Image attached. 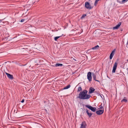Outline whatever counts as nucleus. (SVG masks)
Wrapping results in <instances>:
<instances>
[{
  "instance_id": "1",
  "label": "nucleus",
  "mask_w": 128,
  "mask_h": 128,
  "mask_svg": "<svg viewBox=\"0 0 128 128\" xmlns=\"http://www.w3.org/2000/svg\"><path fill=\"white\" fill-rule=\"evenodd\" d=\"M88 91L86 90H84L81 92L79 94L78 98L82 100H88L90 97V95L87 94Z\"/></svg>"
},
{
  "instance_id": "2",
  "label": "nucleus",
  "mask_w": 128,
  "mask_h": 128,
  "mask_svg": "<svg viewBox=\"0 0 128 128\" xmlns=\"http://www.w3.org/2000/svg\"><path fill=\"white\" fill-rule=\"evenodd\" d=\"M85 106L94 112H95L96 110V108L93 107L89 105H85Z\"/></svg>"
},
{
  "instance_id": "3",
  "label": "nucleus",
  "mask_w": 128,
  "mask_h": 128,
  "mask_svg": "<svg viewBox=\"0 0 128 128\" xmlns=\"http://www.w3.org/2000/svg\"><path fill=\"white\" fill-rule=\"evenodd\" d=\"M87 78L89 82H90L92 80V73L90 72H88L87 74Z\"/></svg>"
},
{
  "instance_id": "4",
  "label": "nucleus",
  "mask_w": 128,
  "mask_h": 128,
  "mask_svg": "<svg viewBox=\"0 0 128 128\" xmlns=\"http://www.w3.org/2000/svg\"><path fill=\"white\" fill-rule=\"evenodd\" d=\"M85 7L86 8L88 9H91L92 8L89 3L88 2H85Z\"/></svg>"
},
{
  "instance_id": "5",
  "label": "nucleus",
  "mask_w": 128,
  "mask_h": 128,
  "mask_svg": "<svg viewBox=\"0 0 128 128\" xmlns=\"http://www.w3.org/2000/svg\"><path fill=\"white\" fill-rule=\"evenodd\" d=\"M117 65L118 64L117 63V62H115L113 68V69L112 70V72L114 73L115 72L116 70L117 67Z\"/></svg>"
},
{
  "instance_id": "6",
  "label": "nucleus",
  "mask_w": 128,
  "mask_h": 128,
  "mask_svg": "<svg viewBox=\"0 0 128 128\" xmlns=\"http://www.w3.org/2000/svg\"><path fill=\"white\" fill-rule=\"evenodd\" d=\"M80 125V128H86V124L85 122H82Z\"/></svg>"
},
{
  "instance_id": "7",
  "label": "nucleus",
  "mask_w": 128,
  "mask_h": 128,
  "mask_svg": "<svg viewBox=\"0 0 128 128\" xmlns=\"http://www.w3.org/2000/svg\"><path fill=\"white\" fill-rule=\"evenodd\" d=\"M104 111V109L102 110H100L97 111L96 112V113L98 115H100L103 113Z\"/></svg>"
},
{
  "instance_id": "8",
  "label": "nucleus",
  "mask_w": 128,
  "mask_h": 128,
  "mask_svg": "<svg viewBox=\"0 0 128 128\" xmlns=\"http://www.w3.org/2000/svg\"><path fill=\"white\" fill-rule=\"evenodd\" d=\"M115 50V49H114L110 54V60H111L112 59L113 56L114 55Z\"/></svg>"
},
{
  "instance_id": "9",
  "label": "nucleus",
  "mask_w": 128,
  "mask_h": 128,
  "mask_svg": "<svg viewBox=\"0 0 128 128\" xmlns=\"http://www.w3.org/2000/svg\"><path fill=\"white\" fill-rule=\"evenodd\" d=\"M99 48V46L98 45H97L96 46H95L94 47H93L91 48V49L89 50H88V51H89L91 49H92L94 50H97Z\"/></svg>"
},
{
  "instance_id": "10",
  "label": "nucleus",
  "mask_w": 128,
  "mask_h": 128,
  "mask_svg": "<svg viewBox=\"0 0 128 128\" xmlns=\"http://www.w3.org/2000/svg\"><path fill=\"white\" fill-rule=\"evenodd\" d=\"M6 74L8 78L10 79H12L13 78V76L12 75L10 74L7 72H6Z\"/></svg>"
},
{
  "instance_id": "11",
  "label": "nucleus",
  "mask_w": 128,
  "mask_h": 128,
  "mask_svg": "<svg viewBox=\"0 0 128 128\" xmlns=\"http://www.w3.org/2000/svg\"><path fill=\"white\" fill-rule=\"evenodd\" d=\"M121 25V23L120 22L116 26L114 27L113 28V30L118 29Z\"/></svg>"
},
{
  "instance_id": "12",
  "label": "nucleus",
  "mask_w": 128,
  "mask_h": 128,
  "mask_svg": "<svg viewBox=\"0 0 128 128\" xmlns=\"http://www.w3.org/2000/svg\"><path fill=\"white\" fill-rule=\"evenodd\" d=\"M92 76L93 78L94 79V80L95 81H97L100 82V81L99 80H97L96 79V76L95 74L94 73H92Z\"/></svg>"
},
{
  "instance_id": "13",
  "label": "nucleus",
  "mask_w": 128,
  "mask_h": 128,
  "mask_svg": "<svg viewBox=\"0 0 128 128\" xmlns=\"http://www.w3.org/2000/svg\"><path fill=\"white\" fill-rule=\"evenodd\" d=\"M95 90L94 88L92 87H91L90 88V90L89 92V94H91Z\"/></svg>"
},
{
  "instance_id": "14",
  "label": "nucleus",
  "mask_w": 128,
  "mask_h": 128,
  "mask_svg": "<svg viewBox=\"0 0 128 128\" xmlns=\"http://www.w3.org/2000/svg\"><path fill=\"white\" fill-rule=\"evenodd\" d=\"M86 112L89 117H90L92 114V113H89V112L88 111V110H86Z\"/></svg>"
},
{
  "instance_id": "15",
  "label": "nucleus",
  "mask_w": 128,
  "mask_h": 128,
  "mask_svg": "<svg viewBox=\"0 0 128 128\" xmlns=\"http://www.w3.org/2000/svg\"><path fill=\"white\" fill-rule=\"evenodd\" d=\"M63 34H62L61 35H60V36H57L55 37L54 38V39L56 41L57 40L58 38H60V37L62 36L63 35Z\"/></svg>"
},
{
  "instance_id": "16",
  "label": "nucleus",
  "mask_w": 128,
  "mask_h": 128,
  "mask_svg": "<svg viewBox=\"0 0 128 128\" xmlns=\"http://www.w3.org/2000/svg\"><path fill=\"white\" fill-rule=\"evenodd\" d=\"M63 66L62 64L60 63H56L55 64V66L56 67L58 66Z\"/></svg>"
},
{
  "instance_id": "17",
  "label": "nucleus",
  "mask_w": 128,
  "mask_h": 128,
  "mask_svg": "<svg viewBox=\"0 0 128 128\" xmlns=\"http://www.w3.org/2000/svg\"><path fill=\"white\" fill-rule=\"evenodd\" d=\"M82 90V88L81 86H79L78 87V90H77V92H78Z\"/></svg>"
},
{
  "instance_id": "18",
  "label": "nucleus",
  "mask_w": 128,
  "mask_h": 128,
  "mask_svg": "<svg viewBox=\"0 0 128 128\" xmlns=\"http://www.w3.org/2000/svg\"><path fill=\"white\" fill-rule=\"evenodd\" d=\"M70 87V85H68L66 86L65 87H64V89H68V88H69Z\"/></svg>"
},
{
  "instance_id": "19",
  "label": "nucleus",
  "mask_w": 128,
  "mask_h": 128,
  "mask_svg": "<svg viewBox=\"0 0 128 128\" xmlns=\"http://www.w3.org/2000/svg\"><path fill=\"white\" fill-rule=\"evenodd\" d=\"M99 108H98V109H104V108H103V106L102 105V104L101 105L99 106Z\"/></svg>"
},
{
  "instance_id": "20",
  "label": "nucleus",
  "mask_w": 128,
  "mask_h": 128,
  "mask_svg": "<svg viewBox=\"0 0 128 128\" xmlns=\"http://www.w3.org/2000/svg\"><path fill=\"white\" fill-rule=\"evenodd\" d=\"M86 14H83L82 16V17H81V19H82V18H84L86 16Z\"/></svg>"
},
{
  "instance_id": "21",
  "label": "nucleus",
  "mask_w": 128,
  "mask_h": 128,
  "mask_svg": "<svg viewBox=\"0 0 128 128\" xmlns=\"http://www.w3.org/2000/svg\"><path fill=\"white\" fill-rule=\"evenodd\" d=\"M127 101V100L126 99H123L121 101L122 102H126Z\"/></svg>"
},
{
  "instance_id": "22",
  "label": "nucleus",
  "mask_w": 128,
  "mask_h": 128,
  "mask_svg": "<svg viewBox=\"0 0 128 128\" xmlns=\"http://www.w3.org/2000/svg\"><path fill=\"white\" fill-rule=\"evenodd\" d=\"M24 19H22L20 21V22H23L24 21Z\"/></svg>"
},
{
  "instance_id": "23",
  "label": "nucleus",
  "mask_w": 128,
  "mask_h": 128,
  "mask_svg": "<svg viewBox=\"0 0 128 128\" xmlns=\"http://www.w3.org/2000/svg\"><path fill=\"white\" fill-rule=\"evenodd\" d=\"M24 99H23L21 101V102L22 103H23L24 102Z\"/></svg>"
},
{
  "instance_id": "24",
  "label": "nucleus",
  "mask_w": 128,
  "mask_h": 128,
  "mask_svg": "<svg viewBox=\"0 0 128 128\" xmlns=\"http://www.w3.org/2000/svg\"><path fill=\"white\" fill-rule=\"evenodd\" d=\"M3 20V19L0 20V23H1V22Z\"/></svg>"
},
{
  "instance_id": "25",
  "label": "nucleus",
  "mask_w": 128,
  "mask_h": 128,
  "mask_svg": "<svg viewBox=\"0 0 128 128\" xmlns=\"http://www.w3.org/2000/svg\"><path fill=\"white\" fill-rule=\"evenodd\" d=\"M4 24V22H2V23H1V24L3 25V24Z\"/></svg>"
},
{
  "instance_id": "26",
  "label": "nucleus",
  "mask_w": 128,
  "mask_h": 128,
  "mask_svg": "<svg viewBox=\"0 0 128 128\" xmlns=\"http://www.w3.org/2000/svg\"><path fill=\"white\" fill-rule=\"evenodd\" d=\"M126 0H122V2H125Z\"/></svg>"
},
{
  "instance_id": "27",
  "label": "nucleus",
  "mask_w": 128,
  "mask_h": 128,
  "mask_svg": "<svg viewBox=\"0 0 128 128\" xmlns=\"http://www.w3.org/2000/svg\"><path fill=\"white\" fill-rule=\"evenodd\" d=\"M127 61H128V59L127 60Z\"/></svg>"
}]
</instances>
